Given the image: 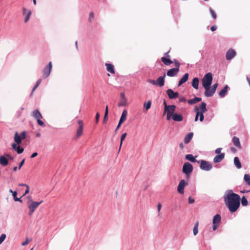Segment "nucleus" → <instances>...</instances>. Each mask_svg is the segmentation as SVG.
<instances>
[{
  "mask_svg": "<svg viewBox=\"0 0 250 250\" xmlns=\"http://www.w3.org/2000/svg\"><path fill=\"white\" fill-rule=\"evenodd\" d=\"M224 201L226 206L231 212L237 210L240 205V197L232 190H229L228 193L224 196Z\"/></svg>",
  "mask_w": 250,
  "mask_h": 250,
  "instance_id": "1",
  "label": "nucleus"
},
{
  "mask_svg": "<svg viewBox=\"0 0 250 250\" xmlns=\"http://www.w3.org/2000/svg\"><path fill=\"white\" fill-rule=\"evenodd\" d=\"M27 199V205L29 208V215H31L38 206L43 202V201L42 200L40 202L34 201L32 200L31 196H28Z\"/></svg>",
  "mask_w": 250,
  "mask_h": 250,
  "instance_id": "2",
  "label": "nucleus"
},
{
  "mask_svg": "<svg viewBox=\"0 0 250 250\" xmlns=\"http://www.w3.org/2000/svg\"><path fill=\"white\" fill-rule=\"evenodd\" d=\"M212 81V75L210 72L208 73L205 75L203 78L202 79V83L203 86L205 89L209 87Z\"/></svg>",
  "mask_w": 250,
  "mask_h": 250,
  "instance_id": "3",
  "label": "nucleus"
},
{
  "mask_svg": "<svg viewBox=\"0 0 250 250\" xmlns=\"http://www.w3.org/2000/svg\"><path fill=\"white\" fill-rule=\"evenodd\" d=\"M31 115L37 120V123L40 126H44L43 122L41 120V119L43 118L42 116L38 109L33 110L31 113Z\"/></svg>",
  "mask_w": 250,
  "mask_h": 250,
  "instance_id": "4",
  "label": "nucleus"
},
{
  "mask_svg": "<svg viewBox=\"0 0 250 250\" xmlns=\"http://www.w3.org/2000/svg\"><path fill=\"white\" fill-rule=\"evenodd\" d=\"M26 134L25 131L21 132L20 134H19L18 132H16L14 137L15 143L18 145H20L22 141L26 138Z\"/></svg>",
  "mask_w": 250,
  "mask_h": 250,
  "instance_id": "5",
  "label": "nucleus"
},
{
  "mask_svg": "<svg viewBox=\"0 0 250 250\" xmlns=\"http://www.w3.org/2000/svg\"><path fill=\"white\" fill-rule=\"evenodd\" d=\"M193 169L192 165L188 162H186L183 166L182 171L188 177H189Z\"/></svg>",
  "mask_w": 250,
  "mask_h": 250,
  "instance_id": "6",
  "label": "nucleus"
},
{
  "mask_svg": "<svg viewBox=\"0 0 250 250\" xmlns=\"http://www.w3.org/2000/svg\"><path fill=\"white\" fill-rule=\"evenodd\" d=\"M78 124L79 127L76 130L75 135V138L76 139H79L83 134V123L82 120H79L78 121Z\"/></svg>",
  "mask_w": 250,
  "mask_h": 250,
  "instance_id": "7",
  "label": "nucleus"
},
{
  "mask_svg": "<svg viewBox=\"0 0 250 250\" xmlns=\"http://www.w3.org/2000/svg\"><path fill=\"white\" fill-rule=\"evenodd\" d=\"M212 168V165L209 162L205 160H201L200 168L205 171H209Z\"/></svg>",
  "mask_w": 250,
  "mask_h": 250,
  "instance_id": "8",
  "label": "nucleus"
},
{
  "mask_svg": "<svg viewBox=\"0 0 250 250\" xmlns=\"http://www.w3.org/2000/svg\"><path fill=\"white\" fill-rule=\"evenodd\" d=\"M187 184V183L185 180H182L179 182L177 188V191L180 194H183L184 193V188Z\"/></svg>",
  "mask_w": 250,
  "mask_h": 250,
  "instance_id": "9",
  "label": "nucleus"
},
{
  "mask_svg": "<svg viewBox=\"0 0 250 250\" xmlns=\"http://www.w3.org/2000/svg\"><path fill=\"white\" fill-rule=\"evenodd\" d=\"M166 93L170 99H175L179 96V93L177 92H174L171 89H168Z\"/></svg>",
  "mask_w": 250,
  "mask_h": 250,
  "instance_id": "10",
  "label": "nucleus"
},
{
  "mask_svg": "<svg viewBox=\"0 0 250 250\" xmlns=\"http://www.w3.org/2000/svg\"><path fill=\"white\" fill-rule=\"evenodd\" d=\"M52 62H50L47 66L43 70V74L45 78H47L50 74L52 69Z\"/></svg>",
  "mask_w": 250,
  "mask_h": 250,
  "instance_id": "11",
  "label": "nucleus"
},
{
  "mask_svg": "<svg viewBox=\"0 0 250 250\" xmlns=\"http://www.w3.org/2000/svg\"><path fill=\"white\" fill-rule=\"evenodd\" d=\"M206 104L205 103H202L199 107H196L195 108V111L196 112H201L205 113L207 111L206 108Z\"/></svg>",
  "mask_w": 250,
  "mask_h": 250,
  "instance_id": "12",
  "label": "nucleus"
},
{
  "mask_svg": "<svg viewBox=\"0 0 250 250\" xmlns=\"http://www.w3.org/2000/svg\"><path fill=\"white\" fill-rule=\"evenodd\" d=\"M176 109V106L174 105H166V107L165 108V113H169L171 114H174L173 113L175 111Z\"/></svg>",
  "mask_w": 250,
  "mask_h": 250,
  "instance_id": "13",
  "label": "nucleus"
},
{
  "mask_svg": "<svg viewBox=\"0 0 250 250\" xmlns=\"http://www.w3.org/2000/svg\"><path fill=\"white\" fill-rule=\"evenodd\" d=\"M236 55V52L234 49H229L226 53V58L227 60H230Z\"/></svg>",
  "mask_w": 250,
  "mask_h": 250,
  "instance_id": "14",
  "label": "nucleus"
},
{
  "mask_svg": "<svg viewBox=\"0 0 250 250\" xmlns=\"http://www.w3.org/2000/svg\"><path fill=\"white\" fill-rule=\"evenodd\" d=\"M179 71L178 68H173L169 69L167 73V74L169 77H174L177 74Z\"/></svg>",
  "mask_w": 250,
  "mask_h": 250,
  "instance_id": "15",
  "label": "nucleus"
},
{
  "mask_svg": "<svg viewBox=\"0 0 250 250\" xmlns=\"http://www.w3.org/2000/svg\"><path fill=\"white\" fill-rule=\"evenodd\" d=\"M166 77V74L164 73L163 76L159 77L156 80V85L162 87L164 86L165 83V78Z\"/></svg>",
  "mask_w": 250,
  "mask_h": 250,
  "instance_id": "16",
  "label": "nucleus"
},
{
  "mask_svg": "<svg viewBox=\"0 0 250 250\" xmlns=\"http://www.w3.org/2000/svg\"><path fill=\"white\" fill-rule=\"evenodd\" d=\"M225 157V153H222L216 155L213 158V162L215 163L220 162Z\"/></svg>",
  "mask_w": 250,
  "mask_h": 250,
  "instance_id": "17",
  "label": "nucleus"
},
{
  "mask_svg": "<svg viewBox=\"0 0 250 250\" xmlns=\"http://www.w3.org/2000/svg\"><path fill=\"white\" fill-rule=\"evenodd\" d=\"M121 99L119 104V106H124L127 104V100L125 97L124 93H121Z\"/></svg>",
  "mask_w": 250,
  "mask_h": 250,
  "instance_id": "18",
  "label": "nucleus"
},
{
  "mask_svg": "<svg viewBox=\"0 0 250 250\" xmlns=\"http://www.w3.org/2000/svg\"><path fill=\"white\" fill-rule=\"evenodd\" d=\"M8 164V160L6 157L4 155V156H0V164L3 166L5 167Z\"/></svg>",
  "mask_w": 250,
  "mask_h": 250,
  "instance_id": "19",
  "label": "nucleus"
},
{
  "mask_svg": "<svg viewBox=\"0 0 250 250\" xmlns=\"http://www.w3.org/2000/svg\"><path fill=\"white\" fill-rule=\"evenodd\" d=\"M188 74L186 73L184 75L182 78L179 80L178 86H180L184 83H186L188 79Z\"/></svg>",
  "mask_w": 250,
  "mask_h": 250,
  "instance_id": "20",
  "label": "nucleus"
},
{
  "mask_svg": "<svg viewBox=\"0 0 250 250\" xmlns=\"http://www.w3.org/2000/svg\"><path fill=\"white\" fill-rule=\"evenodd\" d=\"M172 119L174 121L180 122L183 120V117L182 114L175 113L172 116Z\"/></svg>",
  "mask_w": 250,
  "mask_h": 250,
  "instance_id": "21",
  "label": "nucleus"
},
{
  "mask_svg": "<svg viewBox=\"0 0 250 250\" xmlns=\"http://www.w3.org/2000/svg\"><path fill=\"white\" fill-rule=\"evenodd\" d=\"M206 91L205 92V95L206 97H211L212 96L215 91H213L210 86L207 89H205Z\"/></svg>",
  "mask_w": 250,
  "mask_h": 250,
  "instance_id": "22",
  "label": "nucleus"
},
{
  "mask_svg": "<svg viewBox=\"0 0 250 250\" xmlns=\"http://www.w3.org/2000/svg\"><path fill=\"white\" fill-rule=\"evenodd\" d=\"M232 142L234 146L237 147L238 148H241V146L239 141V139L237 137H234L232 138Z\"/></svg>",
  "mask_w": 250,
  "mask_h": 250,
  "instance_id": "23",
  "label": "nucleus"
},
{
  "mask_svg": "<svg viewBox=\"0 0 250 250\" xmlns=\"http://www.w3.org/2000/svg\"><path fill=\"white\" fill-rule=\"evenodd\" d=\"M127 114V111L126 110H124L122 114L121 117L119 120L120 124H123L126 120Z\"/></svg>",
  "mask_w": 250,
  "mask_h": 250,
  "instance_id": "24",
  "label": "nucleus"
},
{
  "mask_svg": "<svg viewBox=\"0 0 250 250\" xmlns=\"http://www.w3.org/2000/svg\"><path fill=\"white\" fill-rule=\"evenodd\" d=\"M106 67V70L107 71H108L109 72L112 73V74H114L115 73V71H114V65L112 64H110V63H105V64Z\"/></svg>",
  "mask_w": 250,
  "mask_h": 250,
  "instance_id": "25",
  "label": "nucleus"
},
{
  "mask_svg": "<svg viewBox=\"0 0 250 250\" xmlns=\"http://www.w3.org/2000/svg\"><path fill=\"white\" fill-rule=\"evenodd\" d=\"M193 133L192 132L189 133L184 138V143L185 144H188L190 142V140L192 138Z\"/></svg>",
  "mask_w": 250,
  "mask_h": 250,
  "instance_id": "26",
  "label": "nucleus"
},
{
  "mask_svg": "<svg viewBox=\"0 0 250 250\" xmlns=\"http://www.w3.org/2000/svg\"><path fill=\"white\" fill-rule=\"evenodd\" d=\"M221 217L219 214H216L213 218V224H218L221 221Z\"/></svg>",
  "mask_w": 250,
  "mask_h": 250,
  "instance_id": "27",
  "label": "nucleus"
},
{
  "mask_svg": "<svg viewBox=\"0 0 250 250\" xmlns=\"http://www.w3.org/2000/svg\"><path fill=\"white\" fill-rule=\"evenodd\" d=\"M161 61L166 65H169L173 63L172 61L164 57L161 58Z\"/></svg>",
  "mask_w": 250,
  "mask_h": 250,
  "instance_id": "28",
  "label": "nucleus"
},
{
  "mask_svg": "<svg viewBox=\"0 0 250 250\" xmlns=\"http://www.w3.org/2000/svg\"><path fill=\"white\" fill-rule=\"evenodd\" d=\"M202 100L201 98L195 97L193 99L188 100V103L189 104H193L197 102H200Z\"/></svg>",
  "mask_w": 250,
  "mask_h": 250,
  "instance_id": "29",
  "label": "nucleus"
},
{
  "mask_svg": "<svg viewBox=\"0 0 250 250\" xmlns=\"http://www.w3.org/2000/svg\"><path fill=\"white\" fill-rule=\"evenodd\" d=\"M199 82V81L198 78H194L192 80V86L196 89H198Z\"/></svg>",
  "mask_w": 250,
  "mask_h": 250,
  "instance_id": "30",
  "label": "nucleus"
},
{
  "mask_svg": "<svg viewBox=\"0 0 250 250\" xmlns=\"http://www.w3.org/2000/svg\"><path fill=\"white\" fill-rule=\"evenodd\" d=\"M204 113L201 112H196V116L195 118V121L196 122L198 120V117H199V120L200 122H202L204 120Z\"/></svg>",
  "mask_w": 250,
  "mask_h": 250,
  "instance_id": "31",
  "label": "nucleus"
},
{
  "mask_svg": "<svg viewBox=\"0 0 250 250\" xmlns=\"http://www.w3.org/2000/svg\"><path fill=\"white\" fill-rule=\"evenodd\" d=\"M228 86L226 85L223 89H222L219 93V95L221 97H223L225 96L226 94L227 91H228Z\"/></svg>",
  "mask_w": 250,
  "mask_h": 250,
  "instance_id": "32",
  "label": "nucleus"
},
{
  "mask_svg": "<svg viewBox=\"0 0 250 250\" xmlns=\"http://www.w3.org/2000/svg\"><path fill=\"white\" fill-rule=\"evenodd\" d=\"M234 163L235 166L237 168H241L242 167L241 162H240L238 157H235L234 158Z\"/></svg>",
  "mask_w": 250,
  "mask_h": 250,
  "instance_id": "33",
  "label": "nucleus"
},
{
  "mask_svg": "<svg viewBox=\"0 0 250 250\" xmlns=\"http://www.w3.org/2000/svg\"><path fill=\"white\" fill-rule=\"evenodd\" d=\"M9 191H10V192L12 193V195H13L14 199V200L15 201H19V202H22V200L21 199V198H18L16 197V195H17V191H13L11 189H10Z\"/></svg>",
  "mask_w": 250,
  "mask_h": 250,
  "instance_id": "34",
  "label": "nucleus"
},
{
  "mask_svg": "<svg viewBox=\"0 0 250 250\" xmlns=\"http://www.w3.org/2000/svg\"><path fill=\"white\" fill-rule=\"evenodd\" d=\"M185 158L187 160L190 161L191 162H197V161L195 159V158L194 157L192 154H187L185 156Z\"/></svg>",
  "mask_w": 250,
  "mask_h": 250,
  "instance_id": "35",
  "label": "nucleus"
},
{
  "mask_svg": "<svg viewBox=\"0 0 250 250\" xmlns=\"http://www.w3.org/2000/svg\"><path fill=\"white\" fill-rule=\"evenodd\" d=\"M126 133H125L124 134H123L121 136V142H120V147H119V151L118 152H120V150H121V146H122V144H123V141L125 139L126 136Z\"/></svg>",
  "mask_w": 250,
  "mask_h": 250,
  "instance_id": "36",
  "label": "nucleus"
},
{
  "mask_svg": "<svg viewBox=\"0 0 250 250\" xmlns=\"http://www.w3.org/2000/svg\"><path fill=\"white\" fill-rule=\"evenodd\" d=\"M244 179L247 184L250 186V176L249 174H245Z\"/></svg>",
  "mask_w": 250,
  "mask_h": 250,
  "instance_id": "37",
  "label": "nucleus"
},
{
  "mask_svg": "<svg viewBox=\"0 0 250 250\" xmlns=\"http://www.w3.org/2000/svg\"><path fill=\"white\" fill-rule=\"evenodd\" d=\"M151 102L150 101L144 104V107L146 110H148L151 107Z\"/></svg>",
  "mask_w": 250,
  "mask_h": 250,
  "instance_id": "38",
  "label": "nucleus"
},
{
  "mask_svg": "<svg viewBox=\"0 0 250 250\" xmlns=\"http://www.w3.org/2000/svg\"><path fill=\"white\" fill-rule=\"evenodd\" d=\"M241 204L243 206H246L248 205V202L245 196H243L241 199Z\"/></svg>",
  "mask_w": 250,
  "mask_h": 250,
  "instance_id": "39",
  "label": "nucleus"
},
{
  "mask_svg": "<svg viewBox=\"0 0 250 250\" xmlns=\"http://www.w3.org/2000/svg\"><path fill=\"white\" fill-rule=\"evenodd\" d=\"M198 222H196L194 225V227L193 228V234L194 235H196L198 231Z\"/></svg>",
  "mask_w": 250,
  "mask_h": 250,
  "instance_id": "40",
  "label": "nucleus"
},
{
  "mask_svg": "<svg viewBox=\"0 0 250 250\" xmlns=\"http://www.w3.org/2000/svg\"><path fill=\"white\" fill-rule=\"evenodd\" d=\"M31 11H28V12L26 15V17L24 19V22H27L29 20V19H30V17L31 16Z\"/></svg>",
  "mask_w": 250,
  "mask_h": 250,
  "instance_id": "41",
  "label": "nucleus"
},
{
  "mask_svg": "<svg viewBox=\"0 0 250 250\" xmlns=\"http://www.w3.org/2000/svg\"><path fill=\"white\" fill-rule=\"evenodd\" d=\"M18 154L22 153L24 151V148L23 147H21L20 146V145H18L17 148L15 150Z\"/></svg>",
  "mask_w": 250,
  "mask_h": 250,
  "instance_id": "42",
  "label": "nucleus"
},
{
  "mask_svg": "<svg viewBox=\"0 0 250 250\" xmlns=\"http://www.w3.org/2000/svg\"><path fill=\"white\" fill-rule=\"evenodd\" d=\"M209 11H210V12L212 17L213 18V19L214 20H215L216 19V17H217L216 13L211 8H209Z\"/></svg>",
  "mask_w": 250,
  "mask_h": 250,
  "instance_id": "43",
  "label": "nucleus"
},
{
  "mask_svg": "<svg viewBox=\"0 0 250 250\" xmlns=\"http://www.w3.org/2000/svg\"><path fill=\"white\" fill-rule=\"evenodd\" d=\"M173 62L174 63L176 67V68H178L179 69V67L180 66V63L178 62V61L176 59H174Z\"/></svg>",
  "mask_w": 250,
  "mask_h": 250,
  "instance_id": "44",
  "label": "nucleus"
},
{
  "mask_svg": "<svg viewBox=\"0 0 250 250\" xmlns=\"http://www.w3.org/2000/svg\"><path fill=\"white\" fill-rule=\"evenodd\" d=\"M6 238V235L5 234H2L0 236V244H1L3 241L5 240Z\"/></svg>",
  "mask_w": 250,
  "mask_h": 250,
  "instance_id": "45",
  "label": "nucleus"
},
{
  "mask_svg": "<svg viewBox=\"0 0 250 250\" xmlns=\"http://www.w3.org/2000/svg\"><path fill=\"white\" fill-rule=\"evenodd\" d=\"M93 19H94V13L93 12H91L89 14V16L88 20H89V21L90 22H92V21H93Z\"/></svg>",
  "mask_w": 250,
  "mask_h": 250,
  "instance_id": "46",
  "label": "nucleus"
},
{
  "mask_svg": "<svg viewBox=\"0 0 250 250\" xmlns=\"http://www.w3.org/2000/svg\"><path fill=\"white\" fill-rule=\"evenodd\" d=\"M4 155L6 157L8 160L9 159L10 160H13L14 159V158L8 153H5Z\"/></svg>",
  "mask_w": 250,
  "mask_h": 250,
  "instance_id": "47",
  "label": "nucleus"
},
{
  "mask_svg": "<svg viewBox=\"0 0 250 250\" xmlns=\"http://www.w3.org/2000/svg\"><path fill=\"white\" fill-rule=\"evenodd\" d=\"M108 120V114H104V119H103V123L106 124Z\"/></svg>",
  "mask_w": 250,
  "mask_h": 250,
  "instance_id": "48",
  "label": "nucleus"
},
{
  "mask_svg": "<svg viewBox=\"0 0 250 250\" xmlns=\"http://www.w3.org/2000/svg\"><path fill=\"white\" fill-rule=\"evenodd\" d=\"M147 82L153 85H156V81L154 80L149 79L147 80Z\"/></svg>",
  "mask_w": 250,
  "mask_h": 250,
  "instance_id": "49",
  "label": "nucleus"
},
{
  "mask_svg": "<svg viewBox=\"0 0 250 250\" xmlns=\"http://www.w3.org/2000/svg\"><path fill=\"white\" fill-rule=\"evenodd\" d=\"M24 162H25V159H23L21 162V163H20L19 164V167H18L19 169H20L21 168V167H22V166L24 165Z\"/></svg>",
  "mask_w": 250,
  "mask_h": 250,
  "instance_id": "50",
  "label": "nucleus"
},
{
  "mask_svg": "<svg viewBox=\"0 0 250 250\" xmlns=\"http://www.w3.org/2000/svg\"><path fill=\"white\" fill-rule=\"evenodd\" d=\"M99 118H100V114L99 113H97V114H96V116H95V120H96V123H98Z\"/></svg>",
  "mask_w": 250,
  "mask_h": 250,
  "instance_id": "51",
  "label": "nucleus"
},
{
  "mask_svg": "<svg viewBox=\"0 0 250 250\" xmlns=\"http://www.w3.org/2000/svg\"><path fill=\"white\" fill-rule=\"evenodd\" d=\"M218 86V84L217 83H214L212 86V87H211V88L214 91H216V88Z\"/></svg>",
  "mask_w": 250,
  "mask_h": 250,
  "instance_id": "52",
  "label": "nucleus"
},
{
  "mask_svg": "<svg viewBox=\"0 0 250 250\" xmlns=\"http://www.w3.org/2000/svg\"><path fill=\"white\" fill-rule=\"evenodd\" d=\"M18 146V145L16 143H13L12 144V147L13 148V149L15 151L16 149L17 148Z\"/></svg>",
  "mask_w": 250,
  "mask_h": 250,
  "instance_id": "53",
  "label": "nucleus"
},
{
  "mask_svg": "<svg viewBox=\"0 0 250 250\" xmlns=\"http://www.w3.org/2000/svg\"><path fill=\"white\" fill-rule=\"evenodd\" d=\"M221 150H222V148H217V149H215V153H216L217 154H219L221 153L220 152H221Z\"/></svg>",
  "mask_w": 250,
  "mask_h": 250,
  "instance_id": "54",
  "label": "nucleus"
},
{
  "mask_svg": "<svg viewBox=\"0 0 250 250\" xmlns=\"http://www.w3.org/2000/svg\"><path fill=\"white\" fill-rule=\"evenodd\" d=\"M173 114H169V113H167V120H169L171 117H172V116H173Z\"/></svg>",
  "mask_w": 250,
  "mask_h": 250,
  "instance_id": "55",
  "label": "nucleus"
},
{
  "mask_svg": "<svg viewBox=\"0 0 250 250\" xmlns=\"http://www.w3.org/2000/svg\"><path fill=\"white\" fill-rule=\"evenodd\" d=\"M26 189L24 194H23V196L28 194L29 192V187L27 185V186H26Z\"/></svg>",
  "mask_w": 250,
  "mask_h": 250,
  "instance_id": "56",
  "label": "nucleus"
},
{
  "mask_svg": "<svg viewBox=\"0 0 250 250\" xmlns=\"http://www.w3.org/2000/svg\"><path fill=\"white\" fill-rule=\"evenodd\" d=\"M188 200L189 204H192L194 202V200L191 197H189Z\"/></svg>",
  "mask_w": 250,
  "mask_h": 250,
  "instance_id": "57",
  "label": "nucleus"
},
{
  "mask_svg": "<svg viewBox=\"0 0 250 250\" xmlns=\"http://www.w3.org/2000/svg\"><path fill=\"white\" fill-rule=\"evenodd\" d=\"M179 101L180 102H185L186 101V99L184 97H180L179 98Z\"/></svg>",
  "mask_w": 250,
  "mask_h": 250,
  "instance_id": "58",
  "label": "nucleus"
},
{
  "mask_svg": "<svg viewBox=\"0 0 250 250\" xmlns=\"http://www.w3.org/2000/svg\"><path fill=\"white\" fill-rule=\"evenodd\" d=\"M39 86V85H37L36 84H35V85L34 86L33 89H32V91L31 93V95H32L34 92L35 91V90L37 88V87Z\"/></svg>",
  "mask_w": 250,
  "mask_h": 250,
  "instance_id": "59",
  "label": "nucleus"
},
{
  "mask_svg": "<svg viewBox=\"0 0 250 250\" xmlns=\"http://www.w3.org/2000/svg\"><path fill=\"white\" fill-rule=\"evenodd\" d=\"M28 243H29V240L27 238L24 242H22V245L23 246H25L27 245Z\"/></svg>",
  "mask_w": 250,
  "mask_h": 250,
  "instance_id": "60",
  "label": "nucleus"
},
{
  "mask_svg": "<svg viewBox=\"0 0 250 250\" xmlns=\"http://www.w3.org/2000/svg\"><path fill=\"white\" fill-rule=\"evenodd\" d=\"M219 227L218 224H213V230H215Z\"/></svg>",
  "mask_w": 250,
  "mask_h": 250,
  "instance_id": "61",
  "label": "nucleus"
},
{
  "mask_svg": "<svg viewBox=\"0 0 250 250\" xmlns=\"http://www.w3.org/2000/svg\"><path fill=\"white\" fill-rule=\"evenodd\" d=\"M22 10H23V15H25L26 14H27L26 13H27L28 11L25 7H23L22 8Z\"/></svg>",
  "mask_w": 250,
  "mask_h": 250,
  "instance_id": "62",
  "label": "nucleus"
},
{
  "mask_svg": "<svg viewBox=\"0 0 250 250\" xmlns=\"http://www.w3.org/2000/svg\"><path fill=\"white\" fill-rule=\"evenodd\" d=\"M38 155L37 152H34L31 156V158H34Z\"/></svg>",
  "mask_w": 250,
  "mask_h": 250,
  "instance_id": "63",
  "label": "nucleus"
},
{
  "mask_svg": "<svg viewBox=\"0 0 250 250\" xmlns=\"http://www.w3.org/2000/svg\"><path fill=\"white\" fill-rule=\"evenodd\" d=\"M216 26L215 25H213L210 28V30L212 31H214L216 30Z\"/></svg>",
  "mask_w": 250,
  "mask_h": 250,
  "instance_id": "64",
  "label": "nucleus"
}]
</instances>
